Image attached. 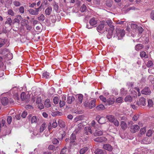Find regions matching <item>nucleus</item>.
<instances>
[{
  "mask_svg": "<svg viewBox=\"0 0 154 154\" xmlns=\"http://www.w3.org/2000/svg\"><path fill=\"white\" fill-rule=\"evenodd\" d=\"M118 39H121L125 35V31L124 29H117L116 30Z\"/></svg>",
  "mask_w": 154,
  "mask_h": 154,
  "instance_id": "1",
  "label": "nucleus"
},
{
  "mask_svg": "<svg viewBox=\"0 0 154 154\" xmlns=\"http://www.w3.org/2000/svg\"><path fill=\"white\" fill-rule=\"evenodd\" d=\"M0 54L6 56V57L10 56L9 59H11L12 58V54L10 53L7 49H4L0 52Z\"/></svg>",
  "mask_w": 154,
  "mask_h": 154,
  "instance_id": "2",
  "label": "nucleus"
},
{
  "mask_svg": "<svg viewBox=\"0 0 154 154\" xmlns=\"http://www.w3.org/2000/svg\"><path fill=\"white\" fill-rule=\"evenodd\" d=\"M136 104L139 106H145L146 104L145 99L143 97H141Z\"/></svg>",
  "mask_w": 154,
  "mask_h": 154,
  "instance_id": "3",
  "label": "nucleus"
},
{
  "mask_svg": "<svg viewBox=\"0 0 154 154\" xmlns=\"http://www.w3.org/2000/svg\"><path fill=\"white\" fill-rule=\"evenodd\" d=\"M139 129L140 127L139 125H134L131 126L130 131L132 133H134L137 131Z\"/></svg>",
  "mask_w": 154,
  "mask_h": 154,
  "instance_id": "4",
  "label": "nucleus"
},
{
  "mask_svg": "<svg viewBox=\"0 0 154 154\" xmlns=\"http://www.w3.org/2000/svg\"><path fill=\"white\" fill-rule=\"evenodd\" d=\"M66 95H61V99L60 100L59 103L60 106L62 107L65 106V101L66 100Z\"/></svg>",
  "mask_w": 154,
  "mask_h": 154,
  "instance_id": "5",
  "label": "nucleus"
},
{
  "mask_svg": "<svg viewBox=\"0 0 154 154\" xmlns=\"http://www.w3.org/2000/svg\"><path fill=\"white\" fill-rule=\"evenodd\" d=\"M94 140L95 141L97 142H106L107 141V139L105 137H97L94 139Z\"/></svg>",
  "mask_w": 154,
  "mask_h": 154,
  "instance_id": "6",
  "label": "nucleus"
},
{
  "mask_svg": "<svg viewBox=\"0 0 154 154\" xmlns=\"http://www.w3.org/2000/svg\"><path fill=\"white\" fill-rule=\"evenodd\" d=\"M105 22L102 21L100 24L97 27V31L100 32L103 29L105 25Z\"/></svg>",
  "mask_w": 154,
  "mask_h": 154,
  "instance_id": "7",
  "label": "nucleus"
},
{
  "mask_svg": "<svg viewBox=\"0 0 154 154\" xmlns=\"http://www.w3.org/2000/svg\"><path fill=\"white\" fill-rule=\"evenodd\" d=\"M142 94L145 95H149L151 93V90L148 87H145L141 91Z\"/></svg>",
  "mask_w": 154,
  "mask_h": 154,
  "instance_id": "8",
  "label": "nucleus"
},
{
  "mask_svg": "<svg viewBox=\"0 0 154 154\" xmlns=\"http://www.w3.org/2000/svg\"><path fill=\"white\" fill-rule=\"evenodd\" d=\"M84 132L85 134L87 135L91 134L92 133L91 127H85L84 128Z\"/></svg>",
  "mask_w": 154,
  "mask_h": 154,
  "instance_id": "9",
  "label": "nucleus"
},
{
  "mask_svg": "<svg viewBox=\"0 0 154 154\" xmlns=\"http://www.w3.org/2000/svg\"><path fill=\"white\" fill-rule=\"evenodd\" d=\"M95 154H106V151L102 149L97 148L94 152Z\"/></svg>",
  "mask_w": 154,
  "mask_h": 154,
  "instance_id": "10",
  "label": "nucleus"
},
{
  "mask_svg": "<svg viewBox=\"0 0 154 154\" xmlns=\"http://www.w3.org/2000/svg\"><path fill=\"white\" fill-rule=\"evenodd\" d=\"M103 148L109 151H111L112 149V148L111 146L108 144H104Z\"/></svg>",
  "mask_w": 154,
  "mask_h": 154,
  "instance_id": "11",
  "label": "nucleus"
},
{
  "mask_svg": "<svg viewBox=\"0 0 154 154\" xmlns=\"http://www.w3.org/2000/svg\"><path fill=\"white\" fill-rule=\"evenodd\" d=\"M105 22V25L107 24L112 29H114V26L112 25V22L111 20H108L106 21H103Z\"/></svg>",
  "mask_w": 154,
  "mask_h": 154,
  "instance_id": "12",
  "label": "nucleus"
},
{
  "mask_svg": "<svg viewBox=\"0 0 154 154\" xmlns=\"http://www.w3.org/2000/svg\"><path fill=\"white\" fill-rule=\"evenodd\" d=\"M84 126V125L82 123H80L77 125V127L75 130L74 132L77 133Z\"/></svg>",
  "mask_w": 154,
  "mask_h": 154,
  "instance_id": "13",
  "label": "nucleus"
},
{
  "mask_svg": "<svg viewBox=\"0 0 154 154\" xmlns=\"http://www.w3.org/2000/svg\"><path fill=\"white\" fill-rule=\"evenodd\" d=\"M115 101V98L113 97H111L107 100L106 102L108 104L112 105L114 103Z\"/></svg>",
  "mask_w": 154,
  "mask_h": 154,
  "instance_id": "14",
  "label": "nucleus"
},
{
  "mask_svg": "<svg viewBox=\"0 0 154 154\" xmlns=\"http://www.w3.org/2000/svg\"><path fill=\"white\" fill-rule=\"evenodd\" d=\"M96 100L94 99L91 100L89 103L88 108L92 109L95 106Z\"/></svg>",
  "mask_w": 154,
  "mask_h": 154,
  "instance_id": "15",
  "label": "nucleus"
},
{
  "mask_svg": "<svg viewBox=\"0 0 154 154\" xmlns=\"http://www.w3.org/2000/svg\"><path fill=\"white\" fill-rule=\"evenodd\" d=\"M38 8L35 9V10L30 9L29 10V13L32 15H37L38 14Z\"/></svg>",
  "mask_w": 154,
  "mask_h": 154,
  "instance_id": "16",
  "label": "nucleus"
},
{
  "mask_svg": "<svg viewBox=\"0 0 154 154\" xmlns=\"http://www.w3.org/2000/svg\"><path fill=\"white\" fill-rule=\"evenodd\" d=\"M103 133L102 131L98 129L95 131L94 134V135L95 136H100L102 135Z\"/></svg>",
  "mask_w": 154,
  "mask_h": 154,
  "instance_id": "17",
  "label": "nucleus"
},
{
  "mask_svg": "<svg viewBox=\"0 0 154 154\" xmlns=\"http://www.w3.org/2000/svg\"><path fill=\"white\" fill-rule=\"evenodd\" d=\"M1 102L2 104L4 106L7 105L8 103V98L6 97L2 98L1 100Z\"/></svg>",
  "mask_w": 154,
  "mask_h": 154,
  "instance_id": "18",
  "label": "nucleus"
},
{
  "mask_svg": "<svg viewBox=\"0 0 154 154\" xmlns=\"http://www.w3.org/2000/svg\"><path fill=\"white\" fill-rule=\"evenodd\" d=\"M83 95L82 94H79L77 95V97L78 98V103L79 104H81L83 100Z\"/></svg>",
  "mask_w": 154,
  "mask_h": 154,
  "instance_id": "19",
  "label": "nucleus"
},
{
  "mask_svg": "<svg viewBox=\"0 0 154 154\" xmlns=\"http://www.w3.org/2000/svg\"><path fill=\"white\" fill-rule=\"evenodd\" d=\"M75 100V98L73 96H68L67 98V101L68 103L71 104Z\"/></svg>",
  "mask_w": 154,
  "mask_h": 154,
  "instance_id": "20",
  "label": "nucleus"
},
{
  "mask_svg": "<svg viewBox=\"0 0 154 154\" xmlns=\"http://www.w3.org/2000/svg\"><path fill=\"white\" fill-rule=\"evenodd\" d=\"M106 117L108 120L111 122H112V121H113L115 119L114 116L112 115H107L106 116Z\"/></svg>",
  "mask_w": 154,
  "mask_h": 154,
  "instance_id": "21",
  "label": "nucleus"
},
{
  "mask_svg": "<svg viewBox=\"0 0 154 154\" xmlns=\"http://www.w3.org/2000/svg\"><path fill=\"white\" fill-rule=\"evenodd\" d=\"M44 105L45 107L49 108L51 106L50 100L49 99H46L44 103Z\"/></svg>",
  "mask_w": 154,
  "mask_h": 154,
  "instance_id": "22",
  "label": "nucleus"
},
{
  "mask_svg": "<svg viewBox=\"0 0 154 154\" xmlns=\"http://www.w3.org/2000/svg\"><path fill=\"white\" fill-rule=\"evenodd\" d=\"M13 23L10 17H8L6 21L5 22V24H8L9 26H11L12 24Z\"/></svg>",
  "mask_w": 154,
  "mask_h": 154,
  "instance_id": "23",
  "label": "nucleus"
},
{
  "mask_svg": "<svg viewBox=\"0 0 154 154\" xmlns=\"http://www.w3.org/2000/svg\"><path fill=\"white\" fill-rule=\"evenodd\" d=\"M88 148L87 147H84L81 149L80 150L79 153L80 154H84L88 151Z\"/></svg>",
  "mask_w": 154,
  "mask_h": 154,
  "instance_id": "24",
  "label": "nucleus"
},
{
  "mask_svg": "<svg viewBox=\"0 0 154 154\" xmlns=\"http://www.w3.org/2000/svg\"><path fill=\"white\" fill-rule=\"evenodd\" d=\"M132 97L130 95L127 96L125 98V102H131L132 101Z\"/></svg>",
  "mask_w": 154,
  "mask_h": 154,
  "instance_id": "25",
  "label": "nucleus"
},
{
  "mask_svg": "<svg viewBox=\"0 0 154 154\" xmlns=\"http://www.w3.org/2000/svg\"><path fill=\"white\" fill-rule=\"evenodd\" d=\"M52 10V8L51 7H48L45 10V13L46 15H50Z\"/></svg>",
  "mask_w": 154,
  "mask_h": 154,
  "instance_id": "26",
  "label": "nucleus"
},
{
  "mask_svg": "<svg viewBox=\"0 0 154 154\" xmlns=\"http://www.w3.org/2000/svg\"><path fill=\"white\" fill-rule=\"evenodd\" d=\"M59 125L61 128H64L66 126L65 122L61 120H59L58 121Z\"/></svg>",
  "mask_w": 154,
  "mask_h": 154,
  "instance_id": "27",
  "label": "nucleus"
},
{
  "mask_svg": "<svg viewBox=\"0 0 154 154\" xmlns=\"http://www.w3.org/2000/svg\"><path fill=\"white\" fill-rule=\"evenodd\" d=\"M89 23L91 25L93 26L97 23V21L95 20L94 18H92L89 20Z\"/></svg>",
  "mask_w": 154,
  "mask_h": 154,
  "instance_id": "28",
  "label": "nucleus"
},
{
  "mask_svg": "<svg viewBox=\"0 0 154 154\" xmlns=\"http://www.w3.org/2000/svg\"><path fill=\"white\" fill-rule=\"evenodd\" d=\"M75 139L76 136L75 135V134L74 133H73L71 134L70 137V142L71 143H73L75 140Z\"/></svg>",
  "mask_w": 154,
  "mask_h": 154,
  "instance_id": "29",
  "label": "nucleus"
},
{
  "mask_svg": "<svg viewBox=\"0 0 154 154\" xmlns=\"http://www.w3.org/2000/svg\"><path fill=\"white\" fill-rule=\"evenodd\" d=\"M42 76L43 78L48 79L51 76V75L50 73L47 72H45L43 73Z\"/></svg>",
  "mask_w": 154,
  "mask_h": 154,
  "instance_id": "30",
  "label": "nucleus"
},
{
  "mask_svg": "<svg viewBox=\"0 0 154 154\" xmlns=\"http://www.w3.org/2000/svg\"><path fill=\"white\" fill-rule=\"evenodd\" d=\"M7 42V40L5 39L0 38V48L3 46Z\"/></svg>",
  "mask_w": 154,
  "mask_h": 154,
  "instance_id": "31",
  "label": "nucleus"
},
{
  "mask_svg": "<svg viewBox=\"0 0 154 154\" xmlns=\"http://www.w3.org/2000/svg\"><path fill=\"white\" fill-rule=\"evenodd\" d=\"M143 48V46L142 45L140 44H138L136 45L135 46V49L137 51H139Z\"/></svg>",
  "mask_w": 154,
  "mask_h": 154,
  "instance_id": "32",
  "label": "nucleus"
},
{
  "mask_svg": "<svg viewBox=\"0 0 154 154\" xmlns=\"http://www.w3.org/2000/svg\"><path fill=\"white\" fill-rule=\"evenodd\" d=\"M46 124L45 122H44L43 123L42 125L40 128V132H43L46 128Z\"/></svg>",
  "mask_w": 154,
  "mask_h": 154,
  "instance_id": "33",
  "label": "nucleus"
},
{
  "mask_svg": "<svg viewBox=\"0 0 154 154\" xmlns=\"http://www.w3.org/2000/svg\"><path fill=\"white\" fill-rule=\"evenodd\" d=\"M120 125L122 128L123 130H125L127 127L126 123L124 121H122L121 122Z\"/></svg>",
  "mask_w": 154,
  "mask_h": 154,
  "instance_id": "34",
  "label": "nucleus"
},
{
  "mask_svg": "<svg viewBox=\"0 0 154 154\" xmlns=\"http://www.w3.org/2000/svg\"><path fill=\"white\" fill-rule=\"evenodd\" d=\"M104 106L103 105L100 104L97 106L96 109L98 111H100L104 109Z\"/></svg>",
  "mask_w": 154,
  "mask_h": 154,
  "instance_id": "35",
  "label": "nucleus"
},
{
  "mask_svg": "<svg viewBox=\"0 0 154 154\" xmlns=\"http://www.w3.org/2000/svg\"><path fill=\"white\" fill-rule=\"evenodd\" d=\"M114 30V29H112L109 31L108 34L107 35V37L108 38L110 39L112 37Z\"/></svg>",
  "mask_w": 154,
  "mask_h": 154,
  "instance_id": "36",
  "label": "nucleus"
},
{
  "mask_svg": "<svg viewBox=\"0 0 154 154\" xmlns=\"http://www.w3.org/2000/svg\"><path fill=\"white\" fill-rule=\"evenodd\" d=\"M28 23V20H26L25 21V23H24V26H26L27 30H30L32 28V26H31L28 25L27 23Z\"/></svg>",
  "mask_w": 154,
  "mask_h": 154,
  "instance_id": "37",
  "label": "nucleus"
},
{
  "mask_svg": "<svg viewBox=\"0 0 154 154\" xmlns=\"http://www.w3.org/2000/svg\"><path fill=\"white\" fill-rule=\"evenodd\" d=\"M106 122V119L104 117H101L100 119V120H99V121L98 122V123L101 124H104Z\"/></svg>",
  "mask_w": 154,
  "mask_h": 154,
  "instance_id": "38",
  "label": "nucleus"
},
{
  "mask_svg": "<svg viewBox=\"0 0 154 154\" xmlns=\"http://www.w3.org/2000/svg\"><path fill=\"white\" fill-rule=\"evenodd\" d=\"M140 55L141 57H144L145 58H148V56L146 54V53L144 51L141 52Z\"/></svg>",
  "mask_w": 154,
  "mask_h": 154,
  "instance_id": "39",
  "label": "nucleus"
},
{
  "mask_svg": "<svg viewBox=\"0 0 154 154\" xmlns=\"http://www.w3.org/2000/svg\"><path fill=\"white\" fill-rule=\"evenodd\" d=\"M148 106L149 107H152L153 105V101L151 99H149L148 100Z\"/></svg>",
  "mask_w": 154,
  "mask_h": 154,
  "instance_id": "40",
  "label": "nucleus"
},
{
  "mask_svg": "<svg viewBox=\"0 0 154 154\" xmlns=\"http://www.w3.org/2000/svg\"><path fill=\"white\" fill-rule=\"evenodd\" d=\"M113 3L112 1L110 0H107L106 2V5L109 7H111Z\"/></svg>",
  "mask_w": 154,
  "mask_h": 154,
  "instance_id": "41",
  "label": "nucleus"
},
{
  "mask_svg": "<svg viewBox=\"0 0 154 154\" xmlns=\"http://www.w3.org/2000/svg\"><path fill=\"white\" fill-rule=\"evenodd\" d=\"M112 122L113 123L114 125L117 127L119 125V121L116 118Z\"/></svg>",
  "mask_w": 154,
  "mask_h": 154,
  "instance_id": "42",
  "label": "nucleus"
},
{
  "mask_svg": "<svg viewBox=\"0 0 154 154\" xmlns=\"http://www.w3.org/2000/svg\"><path fill=\"white\" fill-rule=\"evenodd\" d=\"M123 99L122 97H120L116 98V102L118 103H122L123 101Z\"/></svg>",
  "mask_w": 154,
  "mask_h": 154,
  "instance_id": "43",
  "label": "nucleus"
},
{
  "mask_svg": "<svg viewBox=\"0 0 154 154\" xmlns=\"http://www.w3.org/2000/svg\"><path fill=\"white\" fill-rule=\"evenodd\" d=\"M60 133L59 134H58L59 137V135H61V138H59L62 140L63 138L65 137V136L66 135V133L64 131H60Z\"/></svg>",
  "mask_w": 154,
  "mask_h": 154,
  "instance_id": "44",
  "label": "nucleus"
},
{
  "mask_svg": "<svg viewBox=\"0 0 154 154\" xmlns=\"http://www.w3.org/2000/svg\"><path fill=\"white\" fill-rule=\"evenodd\" d=\"M26 95L25 93L23 92L21 93L20 95V98L22 100H25Z\"/></svg>",
  "mask_w": 154,
  "mask_h": 154,
  "instance_id": "45",
  "label": "nucleus"
},
{
  "mask_svg": "<svg viewBox=\"0 0 154 154\" xmlns=\"http://www.w3.org/2000/svg\"><path fill=\"white\" fill-rule=\"evenodd\" d=\"M86 10V7L85 4L83 5L80 8V11L82 12H85Z\"/></svg>",
  "mask_w": 154,
  "mask_h": 154,
  "instance_id": "46",
  "label": "nucleus"
},
{
  "mask_svg": "<svg viewBox=\"0 0 154 154\" xmlns=\"http://www.w3.org/2000/svg\"><path fill=\"white\" fill-rule=\"evenodd\" d=\"M59 101V99L58 97H55L53 98V102L55 104H58Z\"/></svg>",
  "mask_w": 154,
  "mask_h": 154,
  "instance_id": "47",
  "label": "nucleus"
},
{
  "mask_svg": "<svg viewBox=\"0 0 154 154\" xmlns=\"http://www.w3.org/2000/svg\"><path fill=\"white\" fill-rule=\"evenodd\" d=\"M99 98L103 102H106L107 101L106 98L105 97H104L102 95L100 96Z\"/></svg>",
  "mask_w": 154,
  "mask_h": 154,
  "instance_id": "48",
  "label": "nucleus"
},
{
  "mask_svg": "<svg viewBox=\"0 0 154 154\" xmlns=\"http://www.w3.org/2000/svg\"><path fill=\"white\" fill-rule=\"evenodd\" d=\"M146 132V128L145 127H144L143 128H141L140 131V134L141 135L144 134Z\"/></svg>",
  "mask_w": 154,
  "mask_h": 154,
  "instance_id": "49",
  "label": "nucleus"
},
{
  "mask_svg": "<svg viewBox=\"0 0 154 154\" xmlns=\"http://www.w3.org/2000/svg\"><path fill=\"white\" fill-rule=\"evenodd\" d=\"M67 148L66 147H64L61 151L60 154H65Z\"/></svg>",
  "mask_w": 154,
  "mask_h": 154,
  "instance_id": "50",
  "label": "nucleus"
},
{
  "mask_svg": "<svg viewBox=\"0 0 154 154\" xmlns=\"http://www.w3.org/2000/svg\"><path fill=\"white\" fill-rule=\"evenodd\" d=\"M5 122L4 119H2V122H0V129H1V128L3 127L5 124Z\"/></svg>",
  "mask_w": 154,
  "mask_h": 154,
  "instance_id": "51",
  "label": "nucleus"
},
{
  "mask_svg": "<svg viewBox=\"0 0 154 154\" xmlns=\"http://www.w3.org/2000/svg\"><path fill=\"white\" fill-rule=\"evenodd\" d=\"M8 14L12 16L14 15V13L13 10L11 9H9L8 11Z\"/></svg>",
  "mask_w": 154,
  "mask_h": 154,
  "instance_id": "52",
  "label": "nucleus"
},
{
  "mask_svg": "<svg viewBox=\"0 0 154 154\" xmlns=\"http://www.w3.org/2000/svg\"><path fill=\"white\" fill-rule=\"evenodd\" d=\"M55 147L53 145H50L48 147L49 150L53 151L55 149Z\"/></svg>",
  "mask_w": 154,
  "mask_h": 154,
  "instance_id": "53",
  "label": "nucleus"
},
{
  "mask_svg": "<svg viewBox=\"0 0 154 154\" xmlns=\"http://www.w3.org/2000/svg\"><path fill=\"white\" fill-rule=\"evenodd\" d=\"M12 118L11 116H8L7 118V121L8 124H10L12 121Z\"/></svg>",
  "mask_w": 154,
  "mask_h": 154,
  "instance_id": "54",
  "label": "nucleus"
},
{
  "mask_svg": "<svg viewBox=\"0 0 154 154\" xmlns=\"http://www.w3.org/2000/svg\"><path fill=\"white\" fill-rule=\"evenodd\" d=\"M19 11L20 13L23 14L24 12V8L23 6L20 7L19 9Z\"/></svg>",
  "mask_w": 154,
  "mask_h": 154,
  "instance_id": "55",
  "label": "nucleus"
},
{
  "mask_svg": "<svg viewBox=\"0 0 154 154\" xmlns=\"http://www.w3.org/2000/svg\"><path fill=\"white\" fill-rule=\"evenodd\" d=\"M152 134V131L151 130H149L146 133V136L149 137L151 136Z\"/></svg>",
  "mask_w": 154,
  "mask_h": 154,
  "instance_id": "56",
  "label": "nucleus"
},
{
  "mask_svg": "<svg viewBox=\"0 0 154 154\" xmlns=\"http://www.w3.org/2000/svg\"><path fill=\"white\" fill-rule=\"evenodd\" d=\"M91 126L94 127L95 128H97L96 126L97 125H96V123L93 120L91 121Z\"/></svg>",
  "mask_w": 154,
  "mask_h": 154,
  "instance_id": "57",
  "label": "nucleus"
},
{
  "mask_svg": "<svg viewBox=\"0 0 154 154\" xmlns=\"http://www.w3.org/2000/svg\"><path fill=\"white\" fill-rule=\"evenodd\" d=\"M14 5L16 6H19L20 5V3L18 1H14L13 2Z\"/></svg>",
  "mask_w": 154,
  "mask_h": 154,
  "instance_id": "58",
  "label": "nucleus"
},
{
  "mask_svg": "<svg viewBox=\"0 0 154 154\" xmlns=\"http://www.w3.org/2000/svg\"><path fill=\"white\" fill-rule=\"evenodd\" d=\"M44 20L45 16L43 14H42L39 17V21H43Z\"/></svg>",
  "mask_w": 154,
  "mask_h": 154,
  "instance_id": "59",
  "label": "nucleus"
},
{
  "mask_svg": "<svg viewBox=\"0 0 154 154\" xmlns=\"http://www.w3.org/2000/svg\"><path fill=\"white\" fill-rule=\"evenodd\" d=\"M37 121V118L35 116H33L31 119V122L32 123H34V122H36Z\"/></svg>",
  "mask_w": 154,
  "mask_h": 154,
  "instance_id": "60",
  "label": "nucleus"
},
{
  "mask_svg": "<svg viewBox=\"0 0 154 154\" xmlns=\"http://www.w3.org/2000/svg\"><path fill=\"white\" fill-rule=\"evenodd\" d=\"M52 142L54 144H57L59 143V141L56 138H54L52 140Z\"/></svg>",
  "mask_w": 154,
  "mask_h": 154,
  "instance_id": "61",
  "label": "nucleus"
},
{
  "mask_svg": "<svg viewBox=\"0 0 154 154\" xmlns=\"http://www.w3.org/2000/svg\"><path fill=\"white\" fill-rule=\"evenodd\" d=\"M137 29L140 33H142L143 29L141 26H138L137 28Z\"/></svg>",
  "mask_w": 154,
  "mask_h": 154,
  "instance_id": "62",
  "label": "nucleus"
},
{
  "mask_svg": "<svg viewBox=\"0 0 154 154\" xmlns=\"http://www.w3.org/2000/svg\"><path fill=\"white\" fill-rule=\"evenodd\" d=\"M153 65V63L152 62L151 60H149L147 64V67H149L152 66Z\"/></svg>",
  "mask_w": 154,
  "mask_h": 154,
  "instance_id": "63",
  "label": "nucleus"
},
{
  "mask_svg": "<svg viewBox=\"0 0 154 154\" xmlns=\"http://www.w3.org/2000/svg\"><path fill=\"white\" fill-rule=\"evenodd\" d=\"M121 92L122 94H126L127 93V91L124 88H122L121 89Z\"/></svg>",
  "mask_w": 154,
  "mask_h": 154,
  "instance_id": "64",
  "label": "nucleus"
}]
</instances>
